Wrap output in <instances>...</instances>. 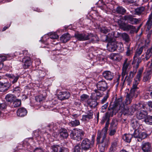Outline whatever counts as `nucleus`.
<instances>
[{
    "mask_svg": "<svg viewBox=\"0 0 152 152\" xmlns=\"http://www.w3.org/2000/svg\"><path fill=\"white\" fill-rule=\"evenodd\" d=\"M132 106H133L134 107V112L136 110L141 109L142 108L145 109V106L143 104H141L139 103L137 104H133Z\"/></svg>",
    "mask_w": 152,
    "mask_h": 152,
    "instance_id": "nucleus-31",
    "label": "nucleus"
},
{
    "mask_svg": "<svg viewBox=\"0 0 152 152\" xmlns=\"http://www.w3.org/2000/svg\"><path fill=\"white\" fill-rule=\"evenodd\" d=\"M109 58L113 61H119L122 58V56L118 53H113L111 54Z\"/></svg>",
    "mask_w": 152,
    "mask_h": 152,
    "instance_id": "nucleus-19",
    "label": "nucleus"
},
{
    "mask_svg": "<svg viewBox=\"0 0 152 152\" xmlns=\"http://www.w3.org/2000/svg\"><path fill=\"white\" fill-rule=\"evenodd\" d=\"M23 69H27L29 68V66L31 64V62H29L23 63Z\"/></svg>",
    "mask_w": 152,
    "mask_h": 152,
    "instance_id": "nucleus-46",
    "label": "nucleus"
},
{
    "mask_svg": "<svg viewBox=\"0 0 152 152\" xmlns=\"http://www.w3.org/2000/svg\"><path fill=\"white\" fill-rule=\"evenodd\" d=\"M70 96V93L68 92H61L58 96V98L61 100L68 99Z\"/></svg>",
    "mask_w": 152,
    "mask_h": 152,
    "instance_id": "nucleus-16",
    "label": "nucleus"
},
{
    "mask_svg": "<svg viewBox=\"0 0 152 152\" xmlns=\"http://www.w3.org/2000/svg\"><path fill=\"white\" fill-rule=\"evenodd\" d=\"M144 10V8L143 7L137 8L135 10V14L137 15H139L141 14Z\"/></svg>",
    "mask_w": 152,
    "mask_h": 152,
    "instance_id": "nucleus-38",
    "label": "nucleus"
},
{
    "mask_svg": "<svg viewBox=\"0 0 152 152\" xmlns=\"http://www.w3.org/2000/svg\"><path fill=\"white\" fill-rule=\"evenodd\" d=\"M115 11L117 13L122 15H124L126 12L125 9L121 7H117Z\"/></svg>",
    "mask_w": 152,
    "mask_h": 152,
    "instance_id": "nucleus-30",
    "label": "nucleus"
},
{
    "mask_svg": "<svg viewBox=\"0 0 152 152\" xmlns=\"http://www.w3.org/2000/svg\"><path fill=\"white\" fill-rule=\"evenodd\" d=\"M49 37L51 39H56L58 38V36L55 32H53L50 33Z\"/></svg>",
    "mask_w": 152,
    "mask_h": 152,
    "instance_id": "nucleus-44",
    "label": "nucleus"
},
{
    "mask_svg": "<svg viewBox=\"0 0 152 152\" xmlns=\"http://www.w3.org/2000/svg\"><path fill=\"white\" fill-rule=\"evenodd\" d=\"M103 75L107 80H111L113 77L114 73L110 71H106L103 73Z\"/></svg>",
    "mask_w": 152,
    "mask_h": 152,
    "instance_id": "nucleus-15",
    "label": "nucleus"
},
{
    "mask_svg": "<svg viewBox=\"0 0 152 152\" xmlns=\"http://www.w3.org/2000/svg\"><path fill=\"white\" fill-rule=\"evenodd\" d=\"M132 137V135L131 134H125L123 136V139L124 141L129 142Z\"/></svg>",
    "mask_w": 152,
    "mask_h": 152,
    "instance_id": "nucleus-29",
    "label": "nucleus"
},
{
    "mask_svg": "<svg viewBox=\"0 0 152 152\" xmlns=\"http://www.w3.org/2000/svg\"><path fill=\"white\" fill-rule=\"evenodd\" d=\"M99 90H95V91L96 94V96L97 97H100L102 96V94L99 92Z\"/></svg>",
    "mask_w": 152,
    "mask_h": 152,
    "instance_id": "nucleus-58",
    "label": "nucleus"
},
{
    "mask_svg": "<svg viewBox=\"0 0 152 152\" xmlns=\"http://www.w3.org/2000/svg\"><path fill=\"white\" fill-rule=\"evenodd\" d=\"M132 78H131L127 76H126L125 77V79L124 80L123 82H124L125 80H126L127 81L128 84L129 85L130 83L132 82Z\"/></svg>",
    "mask_w": 152,
    "mask_h": 152,
    "instance_id": "nucleus-53",
    "label": "nucleus"
},
{
    "mask_svg": "<svg viewBox=\"0 0 152 152\" xmlns=\"http://www.w3.org/2000/svg\"><path fill=\"white\" fill-rule=\"evenodd\" d=\"M71 116V118L74 119L77 118L78 116V115L77 114L72 115Z\"/></svg>",
    "mask_w": 152,
    "mask_h": 152,
    "instance_id": "nucleus-63",
    "label": "nucleus"
},
{
    "mask_svg": "<svg viewBox=\"0 0 152 152\" xmlns=\"http://www.w3.org/2000/svg\"><path fill=\"white\" fill-rule=\"evenodd\" d=\"M0 86H1L2 87H4L6 88V89L7 90V88H9L10 86V85L9 83H3L1 82H0Z\"/></svg>",
    "mask_w": 152,
    "mask_h": 152,
    "instance_id": "nucleus-51",
    "label": "nucleus"
},
{
    "mask_svg": "<svg viewBox=\"0 0 152 152\" xmlns=\"http://www.w3.org/2000/svg\"><path fill=\"white\" fill-rule=\"evenodd\" d=\"M61 147L59 145H54L51 147V148L54 152H58L61 149Z\"/></svg>",
    "mask_w": 152,
    "mask_h": 152,
    "instance_id": "nucleus-40",
    "label": "nucleus"
},
{
    "mask_svg": "<svg viewBox=\"0 0 152 152\" xmlns=\"http://www.w3.org/2000/svg\"><path fill=\"white\" fill-rule=\"evenodd\" d=\"M68 124L70 126L75 127L79 125L80 122L79 120H75L74 121L69 122Z\"/></svg>",
    "mask_w": 152,
    "mask_h": 152,
    "instance_id": "nucleus-32",
    "label": "nucleus"
},
{
    "mask_svg": "<svg viewBox=\"0 0 152 152\" xmlns=\"http://www.w3.org/2000/svg\"><path fill=\"white\" fill-rule=\"evenodd\" d=\"M48 127L49 128V130L50 131L52 130H54L56 129L57 127L56 124L52 123L48 126Z\"/></svg>",
    "mask_w": 152,
    "mask_h": 152,
    "instance_id": "nucleus-36",
    "label": "nucleus"
},
{
    "mask_svg": "<svg viewBox=\"0 0 152 152\" xmlns=\"http://www.w3.org/2000/svg\"><path fill=\"white\" fill-rule=\"evenodd\" d=\"M47 37H48V39H49V36L48 35H45L44 36H43L42 37V39L43 41L44 42H45V41L46 40V39H45Z\"/></svg>",
    "mask_w": 152,
    "mask_h": 152,
    "instance_id": "nucleus-61",
    "label": "nucleus"
},
{
    "mask_svg": "<svg viewBox=\"0 0 152 152\" xmlns=\"http://www.w3.org/2000/svg\"><path fill=\"white\" fill-rule=\"evenodd\" d=\"M141 147L143 152H152L151 144L149 142H142Z\"/></svg>",
    "mask_w": 152,
    "mask_h": 152,
    "instance_id": "nucleus-11",
    "label": "nucleus"
},
{
    "mask_svg": "<svg viewBox=\"0 0 152 152\" xmlns=\"http://www.w3.org/2000/svg\"><path fill=\"white\" fill-rule=\"evenodd\" d=\"M143 68L139 69L136 76L134 82L133 83L132 88L129 93H127L126 96V104H129L131 102L134 97H137L139 93L137 90L138 88L137 86L139 82L141 79L142 73L143 72Z\"/></svg>",
    "mask_w": 152,
    "mask_h": 152,
    "instance_id": "nucleus-1",
    "label": "nucleus"
},
{
    "mask_svg": "<svg viewBox=\"0 0 152 152\" xmlns=\"http://www.w3.org/2000/svg\"><path fill=\"white\" fill-rule=\"evenodd\" d=\"M130 66V62L128 61L127 59H126L124 60L122 68V79H121L122 81L123 80L124 76L127 74L128 72H129Z\"/></svg>",
    "mask_w": 152,
    "mask_h": 152,
    "instance_id": "nucleus-8",
    "label": "nucleus"
},
{
    "mask_svg": "<svg viewBox=\"0 0 152 152\" xmlns=\"http://www.w3.org/2000/svg\"><path fill=\"white\" fill-rule=\"evenodd\" d=\"M116 132V129L115 128L113 129H112L110 130V133H109V135L111 136H113V135Z\"/></svg>",
    "mask_w": 152,
    "mask_h": 152,
    "instance_id": "nucleus-57",
    "label": "nucleus"
},
{
    "mask_svg": "<svg viewBox=\"0 0 152 152\" xmlns=\"http://www.w3.org/2000/svg\"><path fill=\"white\" fill-rule=\"evenodd\" d=\"M110 30L108 29L106 27H104L102 28L101 29V31L102 33L104 34H106Z\"/></svg>",
    "mask_w": 152,
    "mask_h": 152,
    "instance_id": "nucleus-52",
    "label": "nucleus"
},
{
    "mask_svg": "<svg viewBox=\"0 0 152 152\" xmlns=\"http://www.w3.org/2000/svg\"><path fill=\"white\" fill-rule=\"evenodd\" d=\"M96 140L100 152H104L110 144L109 140L105 138L97 137Z\"/></svg>",
    "mask_w": 152,
    "mask_h": 152,
    "instance_id": "nucleus-5",
    "label": "nucleus"
},
{
    "mask_svg": "<svg viewBox=\"0 0 152 152\" xmlns=\"http://www.w3.org/2000/svg\"><path fill=\"white\" fill-rule=\"evenodd\" d=\"M45 96H43V95H40L39 96H37L35 97V100L37 102H39L45 99Z\"/></svg>",
    "mask_w": 152,
    "mask_h": 152,
    "instance_id": "nucleus-39",
    "label": "nucleus"
},
{
    "mask_svg": "<svg viewBox=\"0 0 152 152\" xmlns=\"http://www.w3.org/2000/svg\"><path fill=\"white\" fill-rule=\"evenodd\" d=\"M134 74L135 73L134 72L132 71H131L130 72L129 75H127L126 76H127L131 78H132L134 76Z\"/></svg>",
    "mask_w": 152,
    "mask_h": 152,
    "instance_id": "nucleus-59",
    "label": "nucleus"
},
{
    "mask_svg": "<svg viewBox=\"0 0 152 152\" xmlns=\"http://www.w3.org/2000/svg\"><path fill=\"white\" fill-rule=\"evenodd\" d=\"M59 134L61 137L63 138H66L68 136L67 131L63 129H62L60 130Z\"/></svg>",
    "mask_w": 152,
    "mask_h": 152,
    "instance_id": "nucleus-26",
    "label": "nucleus"
},
{
    "mask_svg": "<svg viewBox=\"0 0 152 152\" xmlns=\"http://www.w3.org/2000/svg\"><path fill=\"white\" fill-rule=\"evenodd\" d=\"M27 113L26 110L23 108L19 109L17 112L18 116L20 117H23L26 115Z\"/></svg>",
    "mask_w": 152,
    "mask_h": 152,
    "instance_id": "nucleus-20",
    "label": "nucleus"
},
{
    "mask_svg": "<svg viewBox=\"0 0 152 152\" xmlns=\"http://www.w3.org/2000/svg\"><path fill=\"white\" fill-rule=\"evenodd\" d=\"M94 144V140L92 139L90 141L87 138L83 139L81 143V146L82 149L85 150L87 151L90 149L93 146Z\"/></svg>",
    "mask_w": 152,
    "mask_h": 152,
    "instance_id": "nucleus-7",
    "label": "nucleus"
},
{
    "mask_svg": "<svg viewBox=\"0 0 152 152\" xmlns=\"http://www.w3.org/2000/svg\"><path fill=\"white\" fill-rule=\"evenodd\" d=\"M116 42L114 41L109 42L107 45V50L111 52L115 51L118 46Z\"/></svg>",
    "mask_w": 152,
    "mask_h": 152,
    "instance_id": "nucleus-14",
    "label": "nucleus"
},
{
    "mask_svg": "<svg viewBox=\"0 0 152 152\" xmlns=\"http://www.w3.org/2000/svg\"><path fill=\"white\" fill-rule=\"evenodd\" d=\"M5 76L9 78L12 83H16L18 79L19 76V75L15 76L12 74H6Z\"/></svg>",
    "mask_w": 152,
    "mask_h": 152,
    "instance_id": "nucleus-17",
    "label": "nucleus"
},
{
    "mask_svg": "<svg viewBox=\"0 0 152 152\" xmlns=\"http://www.w3.org/2000/svg\"><path fill=\"white\" fill-rule=\"evenodd\" d=\"M87 104L88 106L92 109L95 108L98 104L96 101L92 99L88 100Z\"/></svg>",
    "mask_w": 152,
    "mask_h": 152,
    "instance_id": "nucleus-21",
    "label": "nucleus"
},
{
    "mask_svg": "<svg viewBox=\"0 0 152 152\" xmlns=\"http://www.w3.org/2000/svg\"><path fill=\"white\" fill-rule=\"evenodd\" d=\"M75 37L79 41H86L90 40L92 42H95L98 41V38L96 35H94L91 33H76L75 34Z\"/></svg>",
    "mask_w": 152,
    "mask_h": 152,
    "instance_id": "nucleus-4",
    "label": "nucleus"
},
{
    "mask_svg": "<svg viewBox=\"0 0 152 152\" xmlns=\"http://www.w3.org/2000/svg\"><path fill=\"white\" fill-rule=\"evenodd\" d=\"M108 111L103 116L101 123L103 124L104 122L106 121L104 127L102 129V131L99 130L98 131L97 137L107 138V135L108 127L109 124L110 118V116H113L114 113L115 112V107L108 108Z\"/></svg>",
    "mask_w": 152,
    "mask_h": 152,
    "instance_id": "nucleus-2",
    "label": "nucleus"
},
{
    "mask_svg": "<svg viewBox=\"0 0 152 152\" xmlns=\"http://www.w3.org/2000/svg\"><path fill=\"white\" fill-rule=\"evenodd\" d=\"M122 29L125 31H129V30L131 31H134L135 30V28L131 25L127 24L126 23Z\"/></svg>",
    "mask_w": 152,
    "mask_h": 152,
    "instance_id": "nucleus-23",
    "label": "nucleus"
},
{
    "mask_svg": "<svg viewBox=\"0 0 152 152\" xmlns=\"http://www.w3.org/2000/svg\"><path fill=\"white\" fill-rule=\"evenodd\" d=\"M125 102L126 100L124 102L125 103L122 102V97L118 98L116 100L114 106L116 112L118 111H121V112L124 115H133L134 113V110H133L134 107L132 106L129 107L125 106V104L128 105L126 104ZM131 103V102L129 104Z\"/></svg>",
    "mask_w": 152,
    "mask_h": 152,
    "instance_id": "nucleus-3",
    "label": "nucleus"
},
{
    "mask_svg": "<svg viewBox=\"0 0 152 152\" xmlns=\"http://www.w3.org/2000/svg\"><path fill=\"white\" fill-rule=\"evenodd\" d=\"M108 102H107L105 104L102 106L101 111L102 113H104L105 112L106 109L108 107Z\"/></svg>",
    "mask_w": 152,
    "mask_h": 152,
    "instance_id": "nucleus-50",
    "label": "nucleus"
},
{
    "mask_svg": "<svg viewBox=\"0 0 152 152\" xmlns=\"http://www.w3.org/2000/svg\"><path fill=\"white\" fill-rule=\"evenodd\" d=\"M145 122L147 124H152V116L147 115L144 119Z\"/></svg>",
    "mask_w": 152,
    "mask_h": 152,
    "instance_id": "nucleus-35",
    "label": "nucleus"
},
{
    "mask_svg": "<svg viewBox=\"0 0 152 152\" xmlns=\"http://www.w3.org/2000/svg\"><path fill=\"white\" fill-rule=\"evenodd\" d=\"M147 115V113L146 111L141 110L137 112V118L139 119H145Z\"/></svg>",
    "mask_w": 152,
    "mask_h": 152,
    "instance_id": "nucleus-18",
    "label": "nucleus"
},
{
    "mask_svg": "<svg viewBox=\"0 0 152 152\" xmlns=\"http://www.w3.org/2000/svg\"><path fill=\"white\" fill-rule=\"evenodd\" d=\"M6 58L5 56L4 55L0 56V63H2V62L6 60Z\"/></svg>",
    "mask_w": 152,
    "mask_h": 152,
    "instance_id": "nucleus-56",
    "label": "nucleus"
},
{
    "mask_svg": "<svg viewBox=\"0 0 152 152\" xmlns=\"http://www.w3.org/2000/svg\"><path fill=\"white\" fill-rule=\"evenodd\" d=\"M133 52L132 49H130L129 46L127 48L126 55L127 56H129L133 54Z\"/></svg>",
    "mask_w": 152,
    "mask_h": 152,
    "instance_id": "nucleus-47",
    "label": "nucleus"
},
{
    "mask_svg": "<svg viewBox=\"0 0 152 152\" xmlns=\"http://www.w3.org/2000/svg\"><path fill=\"white\" fill-rule=\"evenodd\" d=\"M137 123L136 122H132V126H133V128L134 129H136V128H137V126H136L135 125H136L137 124Z\"/></svg>",
    "mask_w": 152,
    "mask_h": 152,
    "instance_id": "nucleus-62",
    "label": "nucleus"
},
{
    "mask_svg": "<svg viewBox=\"0 0 152 152\" xmlns=\"http://www.w3.org/2000/svg\"><path fill=\"white\" fill-rule=\"evenodd\" d=\"M96 86L98 90L104 91L107 90L109 88L108 83L103 80L99 81L96 84Z\"/></svg>",
    "mask_w": 152,
    "mask_h": 152,
    "instance_id": "nucleus-10",
    "label": "nucleus"
},
{
    "mask_svg": "<svg viewBox=\"0 0 152 152\" xmlns=\"http://www.w3.org/2000/svg\"><path fill=\"white\" fill-rule=\"evenodd\" d=\"M73 152H82L80 145H77L75 146L73 149Z\"/></svg>",
    "mask_w": 152,
    "mask_h": 152,
    "instance_id": "nucleus-42",
    "label": "nucleus"
},
{
    "mask_svg": "<svg viewBox=\"0 0 152 152\" xmlns=\"http://www.w3.org/2000/svg\"><path fill=\"white\" fill-rule=\"evenodd\" d=\"M151 77L149 73H147L145 75L143 79V81L144 82H146L149 80L151 78Z\"/></svg>",
    "mask_w": 152,
    "mask_h": 152,
    "instance_id": "nucleus-48",
    "label": "nucleus"
},
{
    "mask_svg": "<svg viewBox=\"0 0 152 152\" xmlns=\"http://www.w3.org/2000/svg\"><path fill=\"white\" fill-rule=\"evenodd\" d=\"M132 135V137L137 138V140L139 142H141L142 139L145 138L147 136V134L145 133L141 132L140 131L137 129L135 130Z\"/></svg>",
    "mask_w": 152,
    "mask_h": 152,
    "instance_id": "nucleus-9",
    "label": "nucleus"
},
{
    "mask_svg": "<svg viewBox=\"0 0 152 152\" xmlns=\"http://www.w3.org/2000/svg\"><path fill=\"white\" fill-rule=\"evenodd\" d=\"M123 20H124V17H122V18H120V19H119L117 21L119 27L121 29L126 24V23H125L124 21Z\"/></svg>",
    "mask_w": 152,
    "mask_h": 152,
    "instance_id": "nucleus-33",
    "label": "nucleus"
},
{
    "mask_svg": "<svg viewBox=\"0 0 152 152\" xmlns=\"http://www.w3.org/2000/svg\"><path fill=\"white\" fill-rule=\"evenodd\" d=\"M13 106L14 107H19L21 104V100L18 99H16L13 101Z\"/></svg>",
    "mask_w": 152,
    "mask_h": 152,
    "instance_id": "nucleus-37",
    "label": "nucleus"
},
{
    "mask_svg": "<svg viewBox=\"0 0 152 152\" xmlns=\"http://www.w3.org/2000/svg\"><path fill=\"white\" fill-rule=\"evenodd\" d=\"M93 112L90 111L87 115L82 116V120L84 121H87L93 118Z\"/></svg>",
    "mask_w": 152,
    "mask_h": 152,
    "instance_id": "nucleus-22",
    "label": "nucleus"
},
{
    "mask_svg": "<svg viewBox=\"0 0 152 152\" xmlns=\"http://www.w3.org/2000/svg\"><path fill=\"white\" fill-rule=\"evenodd\" d=\"M16 97L13 95L8 94L5 97V99L6 101L10 102H12L15 99Z\"/></svg>",
    "mask_w": 152,
    "mask_h": 152,
    "instance_id": "nucleus-28",
    "label": "nucleus"
},
{
    "mask_svg": "<svg viewBox=\"0 0 152 152\" xmlns=\"http://www.w3.org/2000/svg\"><path fill=\"white\" fill-rule=\"evenodd\" d=\"M70 39V35L68 33L65 34L60 38V40L63 43H66L69 41Z\"/></svg>",
    "mask_w": 152,
    "mask_h": 152,
    "instance_id": "nucleus-24",
    "label": "nucleus"
},
{
    "mask_svg": "<svg viewBox=\"0 0 152 152\" xmlns=\"http://www.w3.org/2000/svg\"><path fill=\"white\" fill-rule=\"evenodd\" d=\"M22 63L25 62H31V58L30 57L26 56L24 57L22 60Z\"/></svg>",
    "mask_w": 152,
    "mask_h": 152,
    "instance_id": "nucleus-49",
    "label": "nucleus"
},
{
    "mask_svg": "<svg viewBox=\"0 0 152 152\" xmlns=\"http://www.w3.org/2000/svg\"><path fill=\"white\" fill-rule=\"evenodd\" d=\"M142 61V60L140 57L138 58L137 60V64L135 66L136 69L138 68L139 66V64Z\"/></svg>",
    "mask_w": 152,
    "mask_h": 152,
    "instance_id": "nucleus-54",
    "label": "nucleus"
},
{
    "mask_svg": "<svg viewBox=\"0 0 152 152\" xmlns=\"http://www.w3.org/2000/svg\"><path fill=\"white\" fill-rule=\"evenodd\" d=\"M145 47V45H143L136 50L135 54L134 56V58L135 59L136 58L138 57L142 53L143 49Z\"/></svg>",
    "mask_w": 152,
    "mask_h": 152,
    "instance_id": "nucleus-25",
    "label": "nucleus"
},
{
    "mask_svg": "<svg viewBox=\"0 0 152 152\" xmlns=\"http://www.w3.org/2000/svg\"><path fill=\"white\" fill-rule=\"evenodd\" d=\"M124 20L127 21L132 24H136L139 21L138 19L134 18L133 16L131 15H125L124 16Z\"/></svg>",
    "mask_w": 152,
    "mask_h": 152,
    "instance_id": "nucleus-13",
    "label": "nucleus"
},
{
    "mask_svg": "<svg viewBox=\"0 0 152 152\" xmlns=\"http://www.w3.org/2000/svg\"><path fill=\"white\" fill-rule=\"evenodd\" d=\"M152 56V48H150L147 50L145 54L140 57L144 62L148 61Z\"/></svg>",
    "mask_w": 152,
    "mask_h": 152,
    "instance_id": "nucleus-12",
    "label": "nucleus"
},
{
    "mask_svg": "<svg viewBox=\"0 0 152 152\" xmlns=\"http://www.w3.org/2000/svg\"><path fill=\"white\" fill-rule=\"evenodd\" d=\"M148 105L150 108H152V102L150 101L148 102Z\"/></svg>",
    "mask_w": 152,
    "mask_h": 152,
    "instance_id": "nucleus-64",
    "label": "nucleus"
},
{
    "mask_svg": "<svg viewBox=\"0 0 152 152\" xmlns=\"http://www.w3.org/2000/svg\"><path fill=\"white\" fill-rule=\"evenodd\" d=\"M59 152H68V149L63 147H61Z\"/></svg>",
    "mask_w": 152,
    "mask_h": 152,
    "instance_id": "nucleus-55",
    "label": "nucleus"
},
{
    "mask_svg": "<svg viewBox=\"0 0 152 152\" xmlns=\"http://www.w3.org/2000/svg\"><path fill=\"white\" fill-rule=\"evenodd\" d=\"M80 101L83 102H86L89 99V96L86 94H83L80 96Z\"/></svg>",
    "mask_w": 152,
    "mask_h": 152,
    "instance_id": "nucleus-34",
    "label": "nucleus"
},
{
    "mask_svg": "<svg viewBox=\"0 0 152 152\" xmlns=\"http://www.w3.org/2000/svg\"><path fill=\"white\" fill-rule=\"evenodd\" d=\"M109 91V90L107 91V93L106 95L104 97L103 99L101 100V103L102 104H103L106 102V101L107 99H108V97H109L108 93Z\"/></svg>",
    "mask_w": 152,
    "mask_h": 152,
    "instance_id": "nucleus-45",
    "label": "nucleus"
},
{
    "mask_svg": "<svg viewBox=\"0 0 152 152\" xmlns=\"http://www.w3.org/2000/svg\"><path fill=\"white\" fill-rule=\"evenodd\" d=\"M148 90L150 92V96L152 99V85L148 88Z\"/></svg>",
    "mask_w": 152,
    "mask_h": 152,
    "instance_id": "nucleus-60",
    "label": "nucleus"
},
{
    "mask_svg": "<svg viewBox=\"0 0 152 152\" xmlns=\"http://www.w3.org/2000/svg\"><path fill=\"white\" fill-rule=\"evenodd\" d=\"M118 140L117 139L115 140L112 143L111 146L109 148V150L115 151L114 148H115L117 145V142Z\"/></svg>",
    "mask_w": 152,
    "mask_h": 152,
    "instance_id": "nucleus-41",
    "label": "nucleus"
},
{
    "mask_svg": "<svg viewBox=\"0 0 152 152\" xmlns=\"http://www.w3.org/2000/svg\"><path fill=\"white\" fill-rule=\"evenodd\" d=\"M84 134L85 133L82 130L78 129L72 131L70 136L74 140L80 141L83 138Z\"/></svg>",
    "mask_w": 152,
    "mask_h": 152,
    "instance_id": "nucleus-6",
    "label": "nucleus"
},
{
    "mask_svg": "<svg viewBox=\"0 0 152 152\" xmlns=\"http://www.w3.org/2000/svg\"><path fill=\"white\" fill-rule=\"evenodd\" d=\"M152 26V11L151 15L149 16V17L146 23V26L148 30H150Z\"/></svg>",
    "mask_w": 152,
    "mask_h": 152,
    "instance_id": "nucleus-27",
    "label": "nucleus"
},
{
    "mask_svg": "<svg viewBox=\"0 0 152 152\" xmlns=\"http://www.w3.org/2000/svg\"><path fill=\"white\" fill-rule=\"evenodd\" d=\"M121 37L126 42H128L129 40V35L125 33H122L121 34Z\"/></svg>",
    "mask_w": 152,
    "mask_h": 152,
    "instance_id": "nucleus-43",
    "label": "nucleus"
}]
</instances>
